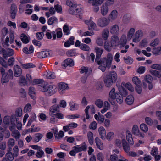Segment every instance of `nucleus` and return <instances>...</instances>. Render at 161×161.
<instances>
[{
    "label": "nucleus",
    "instance_id": "31",
    "mask_svg": "<svg viewBox=\"0 0 161 161\" xmlns=\"http://www.w3.org/2000/svg\"><path fill=\"white\" fill-rule=\"evenodd\" d=\"M134 98L132 95H129L127 97L126 99V103L128 105L132 104L134 101Z\"/></svg>",
    "mask_w": 161,
    "mask_h": 161
},
{
    "label": "nucleus",
    "instance_id": "43",
    "mask_svg": "<svg viewBox=\"0 0 161 161\" xmlns=\"http://www.w3.org/2000/svg\"><path fill=\"white\" fill-rule=\"evenodd\" d=\"M150 72L153 75L158 78H160L161 77V75L160 73L156 70H150Z\"/></svg>",
    "mask_w": 161,
    "mask_h": 161
},
{
    "label": "nucleus",
    "instance_id": "6",
    "mask_svg": "<svg viewBox=\"0 0 161 161\" xmlns=\"http://www.w3.org/2000/svg\"><path fill=\"white\" fill-rule=\"evenodd\" d=\"M52 54L53 53L51 51L46 50L37 53V55L39 58H43L50 57L52 55Z\"/></svg>",
    "mask_w": 161,
    "mask_h": 161
},
{
    "label": "nucleus",
    "instance_id": "35",
    "mask_svg": "<svg viewBox=\"0 0 161 161\" xmlns=\"http://www.w3.org/2000/svg\"><path fill=\"white\" fill-rule=\"evenodd\" d=\"M66 54L68 57H73L75 56L77 53L75 50L71 49L67 51Z\"/></svg>",
    "mask_w": 161,
    "mask_h": 161
},
{
    "label": "nucleus",
    "instance_id": "58",
    "mask_svg": "<svg viewBox=\"0 0 161 161\" xmlns=\"http://www.w3.org/2000/svg\"><path fill=\"white\" fill-rule=\"evenodd\" d=\"M97 124L95 121H93L91 123L89 126V128L93 130H95L97 128Z\"/></svg>",
    "mask_w": 161,
    "mask_h": 161
},
{
    "label": "nucleus",
    "instance_id": "56",
    "mask_svg": "<svg viewBox=\"0 0 161 161\" xmlns=\"http://www.w3.org/2000/svg\"><path fill=\"white\" fill-rule=\"evenodd\" d=\"M119 159L118 156L115 154L111 155L110 156V161H118Z\"/></svg>",
    "mask_w": 161,
    "mask_h": 161
},
{
    "label": "nucleus",
    "instance_id": "64",
    "mask_svg": "<svg viewBox=\"0 0 161 161\" xmlns=\"http://www.w3.org/2000/svg\"><path fill=\"white\" fill-rule=\"evenodd\" d=\"M125 86L131 92H133L134 91V88L132 87V85L130 83H127L125 84Z\"/></svg>",
    "mask_w": 161,
    "mask_h": 161
},
{
    "label": "nucleus",
    "instance_id": "42",
    "mask_svg": "<svg viewBox=\"0 0 161 161\" xmlns=\"http://www.w3.org/2000/svg\"><path fill=\"white\" fill-rule=\"evenodd\" d=\"M12 135L16 139H19L20 136V134L19 131L17 130H14L12 132Z\"/></svg>",
    "mask_w": 161,
    "mask_h": 161
},
{
    "label": "nucleus",
    "instance_id": "46",
    "mask_svg": "<svg viewBox=\"0 0 161 161\" xmlns=\"http://www.w3.org/2000/svg\"><path fill=\"white\" fill-rule=\"evenodd\" d=\"M139 132V130L138 126L136 125H134L132 128V133L133 134L136 135H137Z\"/></svg>",
    "mask_w": 161,
    "mask_h": 161
},
{
    "label": "nucleus",
    "instance_id": "48",
    "mask_svg": "<svg viewBox=\"0 0 161 161\" xmlns=\"http://www.w3.org/2000/svg\"><path fill=\"white\" fill-rule=\"evenodd\" d=\"M132 81L136 85V86L141 85V81L137 77H134L132 79Z\"/></svg>",
    "mask_w": 161,
    "mask_h": 161
},
{
    "label": "nucleus",
    "instance_id": "50",
    "mask_svg": "<svg viewBox=\"0 0 161 161\" xmlns=\"http://www.w3.org/2000/svg\"><path fill=\"white\" fill-rule=\"evenodd\" d=\"M14 61L15 59L13 57H10L8 61V65L10 66H13L14 64Z\"/></svg>",
    "mask_w": 161,
    "mask_h": 161
},
{
    "label": "nucleus",
    "instance_id": "26",
    "mask_svg": "<svg viewBox=\"0 0 161 161\" xmlns=\"http://www.w3.org/2000/svg\"><path fill=\"white\" fill-rule=\"evenodd\" d=\"M119 47H124L127 42L126 37L125 35H123L120 40Z\"/></svg>",
    "mask_w": 161,
    "mask_h": 161
},
{
    "label": "nucleus",
    "instance_id": "19",
    "mask_svg": "<svg viewBox=\"0 0 161 161\" xmlns=\"http://www.w3.org/2000/svg\"><path fill=\"white\" fill-rule=\"evenodd\" d=\"M108 11V8L104 4H103L101 7V13L102 15L103 16L106 15L107 14Z\"/></svg>",
    "mask_w": 161,
    "mask_h": 161
},
{
    "label": "nucleus",
    "instance_id": "11",
    "mask_svg": "<svg viewBox=\"0 0 161 161\" xmlns=\"http://www.w3.org/2000/svg\"><path fill=\"white\" fill-rule=\"evenodd\" d=\"M119 38L117 36H113L111 38V45L113 47L119 46Z\"/></svg>",
    "mask_w": 161,
    "mask_h": 161
},
{
    "label": "nucleus",
    "instance_id": "10",
    "mask_svg": "<svg viewBox=\"0 0 161 161\" xmlns=\"http://www.w3.org/2000/svg\"><path fill=\"white\" fill-rule=\"evenodd\" d=\"M110 31L112 35H118L119 32L118 25L116 24L112 25L110 28Z\"/></svg>",
    "mask_w": 161,
    "mask_h": 161
},
{
    "label": "nucleus",
    "instance_id": "24",
    "mask_svg": "<svg viewBox=\"0 0 161 161\" xmlns=\"http://www.w3.org/2000/svg\"><path fill=\"white\" fill-rule=\"evenodd\" d=\"M74 37L73 36L70 37L69 39L64 43V46L68 47H69L71 45H74Z\"/></svg>",
    "mask_w": 161,
    "mask_h": 161
},
{
    "label": "nucleus",
    "instance_id": "25",
    "mask_svg": "<svg viewBox=\"0 0 161 161\" xmlns=\"http://www.w3.org/2000/svg\"><path fill=\"white\" fill-rule=\"evenodd\" d=\"M58 23V19L55 16H53L49 18L47 21L48 24L49 25L56 24Z\"/></svg>",
    "mask_w": 161,
    "mask_h": 161
},
{
    "label": "nucleus",
    "instance_id": "12",
    "mask_svg": "<svg viewBox=\"0 0 161 161\" xmlns=\"http://www.w3.org/2000/svg\"><path fill=\"white\" fill-rule=\"evenodd\" d=\"M74 65V63L73 60L70 58H68L65 59L63 62L62 66L66 68L67 66H73Z\"/></svg>",
    "mask_w": 161,
    "mask_h": 161
},
{
    "label": "nucleus",
    "instance_id": "5",
    "mask_svg": "<svg viewBox=\"0 0 161 161\" xmlns=\"http://www.w3.org/2000/svg\"><path fill=\"white\" fill-rule=\"evenodd\" d=\"M110 20L107 18L103 17L99 18L97 22V25L101 27H105L109 23Z\"/></svg>",
    "mask_w": 161,
    "mask_h": 161
},
{
    "label": "nucleus",
    "instance_id": "38",
    "mask_svg": "<svg viewBox=\"0 0 161 161\" xmlns=\"http://www.w3.org/2000/svg\"><path fill=\"white\" fill-rule=\"evenodd\" d=\"M112 47H113L112 45H110L108 42H105L104 44V48L107 51L110 52L111 51Z\"/></svg>",
    "mask_w": 161,
    "mask_h": 161
},
{
    "label": "nucleus",
    "instance_id": "22",
    "mask_svg": "<svg viewBox=\"0 0 161 161\" xmlns=\"http://www.w3.org/2000/svg\"><path fill=\"white\" fill-rule=\"evenodd\" d=\"M36 90L34 87H29V94L31 98L34 100L36 98Z\"/></svg>",
    "mask_w": 161,
    "mask_h": 161
},
{
    "label": "nucleus",
    "instance_id": "39",
    "mask_svg": "<svg viewBox=\"0 0 161 161\" xmlns=\"http://www.w3.org/2000/svg\"><path fill=\"white\" fill-rule=\"evenodd\" d=\"M135 31V30L133 28H131L130 29L127 34V38L128 40H130L131 38Z\"/></svg>",
    "mask_w": 161,
    "mask_h": 161
},
{
    "label": "nucleus",
    "instance_id": "40",
    "mask_svg": "<svg viewBox=\"0 0 161 161\" xmlns=\"http://www.w3.org/2000/svg\"><path fill=\"white\" fill-rule=\"evenodd\" d=\"M18 121V119L16 118L15 115H13L10 118V123L11 125H16V123Z\"/></svg>",
    "mask_w": 161,
    "mask_h": 161
},
{
    "label": "nucleus",
    "instance_id": "37",
    "mask_svg": "<svg viewBox=\"0 0 161 161\" xmlns=\"http://www.w3.org/2000/svg\"><path fill=\"white\" fill-rule=\"evenodd\" d=\"M22 68L25 69H28L34 68L35 67V65L31 63H26L22 64Z\"/></svg>",
    "mask_w": 161,
    "mask_h": 161
},
{
    "label": "nucleus",
    "instance_id": "62",
    "mask_svg": "<svg viewBox=\"0 0 161 161\" xmlns=\"http://www.w3.org/2000/svg\"><path fill=\"white\" fill-rule=\"evenodd\" d=\"M97 44L99 46H102L103 44V39L100 38H98L96 40Z\"/></svg>",
    "mask_w": 161,
    "mask_h": 161
},
{
    "label": "nucleus",
    "instance_id": "27",
    "mask_svg": "<svg viewBox=\"0 0 161 161\" xmlns=\"http://www.w3.org/2000/svg\"><path fill=\"white\" fill-rule=\"evenodd\" d=\"M87 137L89 143L91 145L93 144L94 142L93 133L91 131H89L87 133Z\"/></svg>",
    "mask_w": 161,
    "mask_h": 161
},
{
    "label": "nucleus",
    "instance_id": "54",
    "mask_svg": "<svg viewBox=\"0 0 161 161\" xmlns=\"http://www.w3.org/2000/svg\"><path fill=\"white\" fill-rule=\"evenodd\" d=\"M6 159L8 161H12L14 159V157L11 153H8L6 154Z\"/></svg>",
    "mask_w": 161,
    "mask_h": 161
},
{
    "label": "nucleus",
    "instance_id": "61",
    "mask_svg": "<svg viewBox=\"0 0 161 161\" xmlns=\"http://www.w3.org/2000/svg\"><path fill=\"white\" fill-rule=\"evenodd\" d=\"M63 30L64 32L66 33V35H68L70 33V32L69 31V27L68 25H65L64 26Z\"/></svg>",
    "mask_w": 161,
    "mask_h": 161
},
{
    "label": "nucleus",
    "instance_id": "52",
    "mask_svg": "<svg viewBox=\"0 0 161 161\" xmlns=\"http://www.w3.org/2000/svg\"><path fill=\"white\" fill-rule=\"evenodd\" d=\"M31 110V106L30 103L27 104L24 107V111L25 112H30Z\"/></svg>",
    "mask_w": 161,
    "mask_h": 161
},
{
    "label": "nucleus",
    "instance_id": "30",
    "mask_svg": "<svg viewBox=\"0 0 161 161\" xmlns=\"http://www.w3.org/2000/svg\"><path fill=\"white\" fill-rule=\"evenodd\" d=\"M117 11L115 10H113L109 16V19L114 20L115 19L117 16Z\"/></svg>",
    "mask_w": 161,
    "mask_h": 161
},
{
    "label": "nucleus",
    "instance_id": "8",
    "mask_svg": "<svg viewBox=\"0 0 161 161\" xmlns=\"http://www.w3.org/2000/svg\"><path fill=\"white\" fill-rule=\"evenodd\" d=\"M60 106L58 104H55L51 106L49 109V114L52 117L55 115L53 113L58 112L59 111Z\"/></svg>",
    "mask_w": 161,
    "mask_h": 161
},
{
    "label": "nucleus",
    "instance_id": "16",
    "mask_svg": "<svg viewBox=\"0 0 161 161\" xmlns=\"http://www.w3.org/2000/svg\"><path fill=\"white\" fill-rule=\"evenodd\" d=\"M17 7L14 4H12L10 8V14L11 17L13 19L15 18L16 11H17Z\"/></svg>",
    "mask_w": 161,
    "mask_h": 161
},
{
    "label": "nucleus",
    "instance_id": "28",
    "mask_svg": "<svg viewBox=\"0 0 161 161\" xmlns=\"http://www.w3.org/2000/svg\"><path fill=\"white\" fill-rule=\"evenodd\" d=\"M69 105L70 106V110L71 111L76 110L79 108V105L73 101L70 102Z\"/></svg>",
    "mask_w": 161,
    "mask_h": 161
},
{
    "label": "nucleus",
    "instance_id": "14",
    "mask_svg": "<svg viewBox=\"0 0 161 161\" xmlns=\"http://www.w3.org/2000/svg\"><path fill=\"white\" fill-rule=\"evenodd\" d=\"M47 95L48 96H50L55 93L56 92V86L54 85H49Z\"/></svg>",
    "mask_w": 161,
    "mask_h": 161
},
{
    "label": "nucleus",
    "instance_id": "57",
    "mask_svg": "<svg viewBox=\"0 0 161 161\" xmlns=\"http://www.w3.org/2000/svg\"><path fill=\"white\" fill-rule=\"evenodd\" d=\"M161 50V47H158L157 48H153L152 51L153 53L156 55H159Z\"/></svg>",
    "mask_w": 161,
    "mask_h": 161
},
{
    "label": "nucleus",
    "instance_id": "33",
    "mask_svg": "<svg viewBox=\"0 0 161 161\" xmlns=\"http://www.w3.org/2000/svg\"><path fill=\"white\" fill-rule=\"evenodd\" d=\"M95 141L97 148L100 150H102L103 149V144L99 138L98 137H96Z\"/></svg>",
    "mask_w": 161,
    "mask_h": 161
},
{
    "label": "nucleus",
    "instance_id": "9",
    "mask_svg": "<svg viewBox=\"0 0 161 161\" xmlns=\"http://www.w3.org/2000/svg\"><path fill=\"white\" fill-rule=\"evenodd\" d=\"M85 22L88 25V28L89 30H97V28L96 24L91 20H86Z\"/></svg>",
    "mask_w": 161,
    "mask_h": 161
},
{
    "label": "nucleus",
    "instance_id": "2",
    "mask_svg": "<svg viewBox=\"0 0 161 161\" xmlns=\"http://www.w3.org/2000/svg\"><path fill=\"white\" fill-rule=\"evenodd\" d=\"M113 60V56L110 53L107 54V57H104L98 59L95 62L99 65V69L103 72H104L106 68L109 69L110 67Z\"/></svg>",
    "mask_w": 161,
    "mask_h": 161
},
{
    "label": "nucleus",
    "instance_id": "59",
    "mask_svg": "<svg viewBox=\"0 0 161 161\" xmlns=\"http://www.w3.org/2000/svg\"><path fill=\"white\" fill-rule=\"evenodd\" d=\"M53 137V134L51 132L47 133L46 134L47 138L46 139L45 141L48 142H50V140H49V139H52Z\"/></svg>",
    "mask_w": 161,
    "mask_h": 161
},
{
    "label": "nucleus",
    "instance_id": "18",
    "mask_svg": "<svg viewBox=\"0 0 161 161\" xmlns=\"http://www.w3.org/2000/svg\"><path fill=\"white\" fill-rule=\"evenodd\" d=\"M58 86L59 91L60 93L64 92L66 89L68 88V84L64 82L60 83Z\"/></svg>",
    "mask_w": 161,
    "mask_h": 161
},
{
    "label": "nucleus",
    "instance_id": "60",
    "mask_svg": "<svg viewBox=\"0 0 161 161\" xmlns=\"http://www.w3.org/2000/svg\"><path fill=\"white\" fill-rule=\"evenodd\" d=\"M151 68L152 69L160 70L161 71V66L158 64H155L152 65Z\"/></svg>",
    "mask_w": 161,
    "mask_h": 161
},
{
    "label": "nucleus",
    "instance_id": "47",
    "mask_svg": "<svg viewBox=\"0 0 161 161\" xmlns=\"http://www.w3.org/2000/svg\"><path fill=\"white\" fill-rule=\"evenodd\" d=\"M15 144L14 140L13 139H10L8 142V146L9 147V150H11V147L14 145Z\"/></svg>",
    "mask_w": 161,
    "mask_h": 161
},
{
    "label": "nucleus",
    "instance_id": "1",
    "mask_svg": "<svg viewBox=\"0 0 161 161\" xmlns=\"http://www.w3.org/2000/svg\"><path fill=\"white\" fill-rule=\"evenodd\" d=\"M119 91L120 93L119 92L115 93V88H113L109 92L110 99H109V100L113 105L114 104V103L111 102V100L116 99L118 103L121 104L123 101V98L122 96L126 97L128 94L127 90L122 86L119 88Z\"/></svg>",
    "mask_w": 161,
    "mask_h": 161
},
{
    "label": "nucleus",
    "instance_id": "53",
    "mask_svg": "<svg viewBox=\"0 0 161 161\" xmlns=\"http://www.w3.org/2000/svg\"><path fill=\"white\" fill-rule=\"evenodd\" d=\"M146 123L148 125L151 126L153 124V121L152 119L149 117H146L145 118Z\"/></svg>",
    "mask_w": 161,
    "mask_h": 161
},
{
    "label": "nucleus",
    "instance_id": "4",
    "mask_svg": "<svg viewBox=\"0 0 161 161\" xmlns=\"http://www.w3.org/2000/svg\"><path fill=\"white\" fill-rule=\"evenodd\" d=\"M13 73L11 69L8 70V73L6 74L2 75L1 78V83L2 84L9 82L10 79H13Z\"/></svg>",
    "mask_w": 161,
    "mask_h": 161
},
{
    "label": "nucleus",
    "instance_id": "13",
    "mask_svg": "<svg viewBox=\"0 0 161 161\" xmlns=\"http://www.w3.org/2000/svg\"><path fill=\"white\" fill-rule=\"evenodd\" d=\"M94 51L96 53V57L95 61L100 58L103 52V49L98 47H96L94 49Z\"/></svg>",
    "mask_w": 161,
    "mask_h": 161
},
{
    "label": "nucleus",
    "instance_id": "32",
    "mask_svg": "<svg viewBox=\"0 0 161 161\" xmlns=\"http://www.w3.org/2000/svg\"><path fill=\"white\" fill-rule=\"evenodd\" d=\"M36 116L35 113H34L31 114L30 119L27 123V126H30L31 125L32 122L36 121Z\"/></svg>",
    "mask_w": 161,
    "mask_h": 161
},
{
    "label": "nucleus",
    "instance_id": "36",
    "mask_svg": "<svg viewBox=\"0 0 161 161\" xmlns=\"http://www.w3.org/2000/svg\"><path fill=\"white\" fill-rule=\"evenodd\" d=\"M20 38L22 42L24 43H27L29 42V39L26 35L22 33L20 36Z\"/></svg>",
    "mask_w": 161,
    "mask_h": 161
},
{
    "label": "nucleus",
    "instance_id": "7",
    "mask_svg": "<svg viewBox=\"0 0 161 161\" xmlns=\"http://www.w3.org/2000/svg\"><path fill=\"white\" fill-rule=\"evenodd\" d=\"M2 53L3 54V57L5 58L14 54V51L12 49L8 48L5 50L3 48L2 49Z\"/></svg>",
    "mask_w": 161,
    "mask_h": 161
},
{
    "label": "nucleus",
    "instance_id": "20",
    "mask_svg": "<svg viewBox=\"0 0 161 161\" xmlns=\"http://www.w3.org/2000/svg\"><path fill=\"white\" fill-rule=\"evenodd\" d=\"M122 143L123 149L127 153L129 152L130 149V147L125 139L122 140Z\"/></svg>",
    "mask_w": 161,
    "mask_h": 161
},
{
    "label": "nucleus",
    "instance_id": "29",
    "mask_svg": "<svg viewBox=\"0 0 161 161\" xmlns=\"http://www.w3.org/2000/svg\"><path fill=\"white\" fill-rule=\"evenodd\" d=\"M126 139L130 145H133L134 142L132 137V135L131 133L129 131L127 132Z\"/></svg>",
    "mask_w": 161,
    "mask_h": 161
},
{
    "label": "nucleus",
    "instance_id": "23",
    "mask_svg": "<svg viewBox=\"0 0 161 161\" xmlns=\"http://www.w3.org/2000/svg\"><path fill=\"white\" fill-rule=\"evenodd\" d=\"M109 31L108 29L105 28L103 30L102 33V36L104 40L108 39L109 37Z\"/></svg>",
    "mask_w": 161,
    "mask_h": 161
},
{
    "label": "nucleus",
    "instance_id": "21",
    "mask_svg": "<svg viewBox=\"0 0 161 161\" xmlns=\"http://www.w3.org/2000/svg\"><path fill=\"white\" fill-rule=\"evenodd\" d=\"M98 132L101 138L104 140L106 136V130L104 128L103 126L100 127L98 129Z\"/></svg>",
    "mask_w": 161,
    "mask_h": 161
},
{
    "label": "nucleus",
    "instance_id": "15",
    "mask_svg": "<svg viewBox=\"0 0 161 161\" xmlns=\"http://www.w3.org/2000/svg\"><path fill=\"white\" fill-rule=\"evenodd\" d=\"M14 75L15 77H18L21 75L22 70L20 67L18 65H14Z\"/></svg>",
    "mask_w": 161,
    "mask_h": 161
},
{
    "label": "nucleus",
    "instance_id": "49",
    "mask_svg": "<svg viewBox=\"0 0 161 161\" xmlns=\"http://www.w3.org/2000/svg\"><path fill=\"white\" fill-rule=\"evenodd\" d=\"M144 79L147 83L150 84L153 81V79L151 75H147L145 76Z\"/></svg>",
    "mask_w": 161,
    "mask_h": 161
},
{
    "label": "nucleus",
    "instance_id": "55",
    "mask_svg": "<svg viewBox=\"0 0 161 161\" xmlns=\"http://www.w3.org/2000/svg\"><path fill=\"white\" fill-rule=\"evenodd\" d=\"M46 76L47 78L49 79H54L56 77L55 74L51 72L47 73Z\"/></svg>",
    "mask_w": 161,
    "mask_h": 161
},
{
    "label": "nucleus",
    "instance_id": "51",
    "mask_svg": "<svg viewBox=\"0 0 161 161\" xmlns=\"http://www.w3.org/2000/svg\"><path fill=\"white\" fill-rule=\"evenodd\" d=\"M80 48L84 51H88L90 49V47L87 45L85 44H81Z\"/></svg>",
    "mask_w": 161,
    "mask_h": 161
},
{
    "label": "nucleus",
    "instance_id": "41",
    "mask_svg": "<svg viewBox=\"0 0 161 161\" xmlns=\"http://www.w3.org/2000/svg\"><path fill=\"white\" fill-rule=\"evenodd\" d=\"M141 130L145 133L147 132L148 130L147 126L145 124H142L140 125Z\"/></svg>",
    "mask_w": 161,
    "mask_h": 161
},
{
    "label": "nucleus",
    "instance_id": "3",
    "mask_svg": "<svg viewBox=\"0 0 161 161\" xmlns=\"http://www.w3.org/2000/svg\"><path fill=\"white\" fill-rule=\"evenodd\" d=\"M117 79V75L116 72L112 71L106 75L104 79V82L105 86L107 87H110L113 83H115Z\"/></svg>",
    "mask_w": 161,
    "mask_h": 161
},
{
    "label": "nucleus",
    "instance_id": "63",
    "mask_svg": "<svg viewBox=\"0 0 161 161\" xmlns=\"http://www.w3.org/2000/svg\"><path fill=\"white\" fill-rule=\"evenodd\" d=\"M3 123L6 125H8L10 123V117L9 116H5L3 120Z\"/></svg>",
    "mask_w": 161,
    "mask_h": 161
},
{
    "label": "nucleus",
    "instance_id": "34",
    "mask_svg": "<svg viewBox=\"0 0 161 161\" xmlns=\"http://www.w3.org/2000/svg\"><path fill=\"white\" fill-rule=\"evenodd\" d=\"M42 137L43 135L41 133H38L36 134L33 138V142H39Z\"/></svg>",
    "mask_w": 161,
    "mask_h": 161
},
{
    "label": "nucleus",
    "instance_id": "45",
    "mask_svg": "<svg viewBox=\"0 0 161 161\" xmlns=\"http://www.w3.org/2000/svg\"><path fill=\"white\" fill-rule=\"evenodd\" d=\"M66 4L71 8H76V4L74 3L72 0H67L66 1Z\"/></svg>",
    "mask_w": 161,
    "mask_h": 161
},
{
    "label": "nucleus",
    "instance_id": "17",
    "mask_svg": "<svg viewBox=\"0 0 161 161\" xmlns=\"http://www.w3.org/2000/svg\"><path fill=\"white\" fill-rule=\"evenodd\" d=\"M49 85L47 83L43 82L38 86L39 89L42 91L47 92L48 90Z\"/></svg>",
    "mask_w": 161,
    "mask_h": 161
},
{
    "label": "nucleus",
    "instance_id": "44",
    "mask_svg": "<svg viewBox=\"0 0 161 161\" xmlns=\"http://www.w3.org/2000/svg\"><path fill=\"white\" fill-rule=\"evenodd\" d=\"M95 104L98 107L102 108L103 105V102L101 100L97 99L95 101Z\"/></svg>",
    "mask_w": 161,
    "mask_h": 161
}]
</instances>
